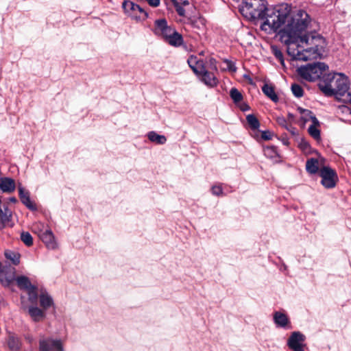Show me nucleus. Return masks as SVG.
Wrapping results in <instances>:
<instances>
[{"label": "nucleus", "instance_id": "30", "mask_svg": "<svg viewBox=\"0 0 351 351\" xmlns=\"http://www.w3.org/2000/svg\"><path fill=\"white\" fill-rule=\"evenodd\" d=\"M21 239L27 246L33 244L32 237L28 232H23L21 234Z\"/></svg>", "mask_w": 351, "mask_h": 351}, {"label": "nucleus", "instance_id": "38", "mask_svg": "<svg viewBox=\"0 0 351 351\" xmlns=\"http://www.w3.org/2000/svg\"><path fill=\"white\" fill-rule=\"evenodd\" d=\"M147 3L152 7H158L160 5V0H146Z\"/></svg>", "mask_w": 351, "mask_h": 351}, {"label": "nucleus", "instance_id": "47", "mask_svg": "<svg viewBox=\"0 0 351 351\" xmlns=\"http://www.w3.org/2000/svg\"><path fill=\"white\" fill-rule=\"evenodd\" d=\"M247 109H249V107H248V106H247V105H245H245H243V106H241V110H242L243 111H245V110H247Z\"/></svg>", "mask_w": 351, "mask_h": 351}, {"label": "nucleus", "instance_id": "37", "mask_svg": "<svg viewBox=\"0 0 351 351\" xmlns=\"http://www.w3.org/2000/svg\"><path fill=\"white\" fill-rule=\"evenodd\" d=\"M209 65H210V69L211 70L217 71V66L216 65V60H215V59H214L213 58H210L209 59Z\"/></svg>", "mask_w": 351, "mask_h": 351}, {"label": "nucleus", "instance_id": "36", "mask_svg": "<svg viewBox=\"0 0 351 351\" xmlns=\"http://www.w3.org/2000/svg\"><path fill=\"white\" fill-rule=\"evenodd\" d=\"M175 7L176 12L180 16H184L185 14V10L182 6H181L179 3H175Z\"/></svg>", "mask_w": 351, "mask_h": 351}, {"label": "nucleus", "instance_id": "42", "mask_svg": "<svg viewBox=\"0 0 351 351\" xmlns=\"http://www.w3.org/2000/svg\"><path fill=\"white\" fill-rule=\"evenodd\" d=\"M138 9H140V5L134 3V6L131 8V12H137Z\"/></svg>", "mask_w": 351, "mask_h": 351}, {"label": "nucleus", "instance_id": "27", "mask_svg": "<svg viewBox=\"0 0 351 351\" xmlns=\"http://www.w3.org/2000/svg\"><path fill=\"white\" fill-rule=\"evenodd\" d=\"M230 96L234 103L240 102L243 99V95L236 88H231Z\"/></svg>", "mask_w": 351, "mask_h": 351}, {"label": "nucleus", "instance_id": "7", "mask_svg": "<svg viewBox=\"0 0 351 351\" xmlns=\"http://www.w3.org/2000/svg\"><path fill=\"white\" fill-rule=\"evenodd\" d=\"M154 34L162 36L164 40L173 33V29L167 25V22L165 19H158L155 21Z\"/></svg>", "mask_w": 351, "mask_h": 351}, {"label": "nucleus", "instance_id": "14", "mask_svg": "<svg viewBox=\"0 0 351 351\" xmlns=\"http://www.w3.org/2000/svg\"><path fill=\"white\" fill-rule=\"evenodd\" d=\"M18 189L19 195L23 204L30 210H35L36 206L30 199L29 192L26 191L21 184H19Z\"/></svg>", "mask_w": 351, "mask_h": 351}, {"label": "nucleus", "instance_id": "43", "mask_svg": "<svg viewBox=\"0 0 351 351\" xmlns=\"http://www.w3.org/2000/svg\"><path fill=\"white\" fill-rule=\"evenodd\" d=\"M21 304H22V307L23 308H26L27 307V306L25 304V297L24 296H21Z\"/></svg>", "mask_w": 351, "mask_h": 351}, {"label": "nucleus", "instance_id": "29", "mask_svg": "<svg viewBox=\"0 0 351 351\" xmlns=\"http://www.w3.org/2000/svg\"><path fill=\"white\" fill-rule=\"evenodd\" d=\"M271 51L275 57L280 61V64L284 66V58L281 50L276 46H271Z\"/></svg>", "mask_w": 351, "mask_h": 351}, {"label": "nucleus", "instance_id": "16", "mask_svg": "<svg viewBox=\"0 0 351 351\" xmlns=\"http://www.w3.org/2000/svg\"><path fill=\"white\" fill-rule=\"evenodd\" d=\"M12 219V213L8 208H5L3 210H0V230H3L6 226H12L10 224Z\"/></svg>", "mask_w": 351, "mask_h": 351}, {"label": "nucleus", "instance_id": "12", "mask_svg": "<svg viewBox=\"0 0 351 351\" xmlns=\"http://www.w3.org/2000/svg\"><path fill=\"white\" fill-rule=\"evenodd\" d=\"M274 322L277 327L283 328H291V322L286 314L280 311L274 313Z\"/></svg>", "mask_w": 351, "mask_h": 351}, {"label": "nucleus", "instance_id": "8", "mask_svg": "<svg viewBox=\"0 0 351 351\" xmlns=\"http://www.w3.org/2000/svg\"><path fill=\"white\" fill-rule=\"evenodd\" d=\"M187 62L191 69L197 76L207 70L204 61L198 59L197 56H191L189 58Z\"/></svg>", "mask_w": 351, "mask_h": 351}, {"label": "nucleus", "instance_id": "3", "mask_svg": "<svg viewBox=\"0 0 351 351\" xmlns=\"http://www.w3.org/2000/svg\"><path fill=\"white\" fill-rule=\"evenodd\" d=\"M328 66L324 62H317L301 66L298 69V73L304 79L308 81H315L320 77L322 73L328 69Z\"/></svg>", "mask_w": 351, "mask_h": 351}, {"label": "nucleus", "instance_id": "20", "mask_svg": "<svg viewBox=\"0 0 351 351\" xmlns=\"http://www.w3.org/2000/svg\"><path fill=\"white\" fill-rule=\"evenodd\" d=\"M147 136L151 142L158 145H164L167 142V138L165 136L158 134L154 131L148 132Z\"/></svg>", "mask_w": 351, "mask_h": 351}, {"label": "nucleus", "instance_id": "23", "mask_svg": "<svg viewBox=\"0 0 351 351\" xmlns=\"http://www.w3.org/2000/svg\"><path fill=\"white\" fill-rule=\"evenodd\" d=\"M262 90L265 95H267L269 98H270L273 101L277 102L278 101V97L274 91V88L268 84H265Z\"/></svg>", "mask_w": 351, "mask_h": 351}, {"label": "nucleus", "instance_id": "9", "mask_svg": "<svg viewBox=\"0 0 351 351\" xmlns=\"http://www.w3.org/2000/svg\"><path fill=\"white\" fill-rule=\"evenodd\" d=\"M199 80L209 88H214L217 86L219 80L216 75L212 72L206 70L199 76Z\"/></svg>", "mask_w": 351, "mask_h": 351}, {"label": "nucleus", "instance_id": "25", "mask_svg": "<svg viewBox=\"0 0 351 351\" xmlns=\"http://www.w3.org/2000/svg\"><path fill=\"white\" fill-rule=\"evenodd\" d=\"M44 226L41 223H35L32 225V231L36 234L40 240H43L44 238Z\"/></svg>", "mask_w": 351, "mask_h": 351}, {"label": "nucleus", "instance_id": "15", "mask_svg": "<svg viewBox=\"0 0 351 351\" xmlns=\"http://www.w3.org/2000/svg\"><path fill=\"white\" fill-rule=\"evenodd\" d=\"M15 181L10 178H1L0 180V190L3 193H12L15 190Z\"/></svg>", "mask_w": 351, "mask_h": 351}, {"label": "nucleus", "instance_id": "10", "mask_svg": "<svg viewBox=\"0 0 351 351\" xmlns=\"http://www.w3.org/2000/svg\"><path fill=\"white\" fill-rule=\"evenodd\" d=\"M57 316L56 307L53 298L45 293V318L55 319Z\"/></svg>", "mask_w": 351, "mask_h": 351}, {"label": "nucleus", "instance_id": "26", "mask_svg": "<svg viewBox=\"0 0 351 351\" xmlns=\"http://www.w3.org/2000/svg\"><path fill=\"white\" fill-rule=\"evenodd\" d=\"M5 256L8 259L10 260L14 265H17L19 264V263H20L19 254L12 252V251H8V252H5Z\"/></svg>", "mask_w": 351, "mask_h": 351}, {"label": "nucleus", "instance_id": "28", "mask_svg": "<svg viewBox=\"0 0 351 351\" xmlns=\"http://www.w3.org/2000/svg\"><path fill=\"white\" fill-rule=\"evenodd\" d=\"M246 119H247V123L249 124V125L250 126V128L252 129L256 130L259 127V125H260L259 121L254 115L248 114L246 117Z\"/></svg>", "mask_w": 351, "mask_h": 351}, {"label": "nucleus", "instance_id": "39", "mask_svg": "<svg viewBox=\"0 0 351 351\" xmlns=\"http://www.w3.org/2000/svg\"><path fill=\"white\" fill-rule=\"evenodd\" d=\"M226 62H227V65H228V67L230 71H236V67L230 61H226Z\"/></svg>", "mask_w": 351, "mask_h": 351}, {"label": "nucleus", "instance_id": "41", "mask_svg": "<svg viewBox=\"0 0 351 351\" xmlns=\"http://www.w3.org/2000/svg\"><path fill=\"white\" fill-rule=\"evenodd\" d=\"M137 12L142 14L145 18L147 17V13L140 6V9H138Z\"/></svg>", "mask_w": 351, "mask_h": 351}, {"label": "nucleus", "instance_id": "11", "mask_svg": "<svg viewBox=\"0 0 351 351\" xmlns=\"http://www.w3.org/2000/svg\"><path fill=\"white\" fill-rule=\"evenodd\" d=\"M324 163V158L319 157L317 158H310L306 163V169L311 174H315L318 169L322 168Z\"/></svg>", "mask_w": 351, "mask_h": 351}, {"label": "nucleus", "instance_id": "6", "mask_svg": "<svg viewBox=\"0 0 351 351\" xmlns=\"http://www.w3.org/2000/svg\"><path fill=\"white\" fill-rule=\"evenodd\" d=\"M305 336L299 331L293 332L287 340L288 347L293 351H304Z\"/></svg>", "mask_w": 351, "mask_h": 351}, {"label": "nucleus", "instance_id": "33", "mask_svg": "<svg viewBox=\"0 0 351 351\" xmlns=\"http://www.w3.org/2000/svg\"><path fill=\"white\" fill-rule=\"evenodd\" d=\"M134 6V3L130 1H125L122 3V8L126 13L131 12V8Z\"/></svg>", "mask_w": 351, "mask_h": 351}, {"label": "nucleus", "instance_id": "5", "mask_svg": "<svg viewBox=\"0 0 351 351\" xmlns=\"http://www.w3.org/2000/svg\"><path fill=\"white\" fill-rule=\"evenodd\" d=\"M321 183L327 189L334 188L338 180L336 172L329 167H323L319 171Z\"/></svg>", "mask_w": 351, "mask_h": 351}, {"label": "nucleus", "instance_id": "45", "mask_svg": "<svg viewBox=\"0 0 351 351\" xmlns=\"http://www.w3.org/2000/svg\"><path fill=\"white\" fill-rule=\"evenodd\" d=\"M40 351H44V341H40Z\"/></svg>", "mask_w": 351, "mask_h": 351}, {"label": "nucleus", "instance_id": "35", "mask_svg": "<svg viewBox=\"0 0 351 351\" xmlns=\"http://www.w3.org/2000/svg\"><path fill=\"white\" fill-rule=\"evenodd\" d=\"M276 154V149L274 147H267L265 149V154L269 157H273Z\"/></svg>", "mask_w": 351, "mask_h": 351}, {"label": "nucleus", "instance_id": "19", "mask_svg": "<svg viewBox=\"0 0 351 351\" xmlns=\"http://www.w3.org/2000/svg\"><path fill=\"white\" fill-rule=\"evenodd\" d=\"M165 40L172 46H180L182 43V36L174 29L173 33L170 34Z\"/></svg>", "mask_w": 351, "mask_h": 351}, {"label": "nucleus", "instance_id": "50", "mask_svg": "<svg viewBox=\"0 0 351 351\" xmlns=\"http://www.w3.org/2000/svg\"><path fill=\"white\" fill-rule=\"evenodd\" d=\"M27 339H28V341L31 343L32 341V338L28 337H27Z\"/></svg>", "mask_w": 351, "mask_h": 351}, {"label": "nucleus", "instance_id": "13", "mask_svg": "<svg viewBox=\"0 0 351 351\" xmlns=\"http://www.w3.org/2000/svg\"><path fill=\"white\" fill-rule=\"evenodd\" d=\"M45 351H65L62 341L53 338L45 340Z\"/></svg>", "mask_w": 351, "mask_h": 351}, {"label": "nucleus", "instance_id": "49", "mask_svg": "<svg viewBox=\"0 0 351 351\" xmlns=\"http://www.w3.org/2000/svg\"><path fill=\"white\" fill-rule=\"evenodd\" d=\"M10 201L13 202H15L16 201V198L12 197V198L10 199Z\"/></svg>", "mask_w": 351, "mask_h": 351}, {"label": "nucleus", "instance_id": "32", "mask_svg": "<svg viewBox=\"0 0 351 351\" xmlns=\"http://www.w3.org/2000/svg\"><path fill=\"white\" fill-rule=\"evenodd\" d=\"M211 193L216 196H221L223 194V189L221 185H214L211 188Z\"/></svg>", "mask_w": 351, "mask_h": 351}, {"label": "nucleus", "instance_id": "21", "mask_svg": "<svg viewBox=\"0 0 351 351\" xmlns=\"http://www.w3.org/2000/svg\"><path fill=\"white\" fill-rule=\"evenodd\" d=\"M8 346L11 351H19L21 343L17 337L10 335L8 339Z\"/></svg>", "mask_w": 351, "mask_h": 351}, {"label": "nucleus", "instance_id": "22", "mask_svg": "<svg viewBox=\"0 0 351 351\" xmlns=\"http://www.w3.org/2000/svg\"><path fill=\"white\" fill-rule=\"evenodd\" d=\"M319 121L314 119V122L309 126L308 132L309 134L316 140L320 139V130H319Z\"/></svg>", "mask_w": 351, "mask_h": 351}, {"label": "nucleus", "instance_id": "40", "mask_svg": "<svg viewBox=\"0 0 351 351\" xmlns=\"http://www.w3.org/2000/svg\"><path fill=\"white\" fill-rule=\"evenodd\" d=\"M262 138L265 140H269L270 138V134L268 132H263Z\"/></svg>", "mask_w": 351, "mask_h": 351}, {"label": "nucleus", "instance_id": "18", "mask_svg": "<svg viewBox=\"0 0 351 351\" xmlns=\"http://www.w3.org/2000/svg\"><path fill=\"white\" fill-rule=\"evenodd\" d=\"M298 111L300 114V121L302 126H304L306 123L310 121L313 123L314 119H317L309 110L299 107L298 108Z\"/></svg>", "mask_w": 351, "mask_h": 351}, {"label": "nucleus", "instance_id": "48", "mask_svg": "<svg viewBox=\"0 0 351 351\" xmlns=\"http://www.w3.org/2000/svg\"><path fill=\"white\" fill-rule=\"evenodd\" d=\"M346 102H349L351 104V93H350V95H348V99Z\"/></svg>", "mask_w": 351, "mask_h": 351}, {"label": "nucleus", "instance_id": "2", "mask_svg": "<svg viewBox=\"0 0 351 351\" xmlns=\"http://www.w3.org/2000/svg\"><path fill=\"white\" fill-rule=\"evenodd\" d=\"M319 88L326 95H335L338 99L346 101L349 89V80L343 73L328 75Z\"/></svg>", "mask_w": 351, "mask_h": 351}, {"label": "nucleus", "instance_id": "1", "mask_svg": "<svg viewBox=\"0 0 351 351\" xmlns=\"http://www.w3.org/2000/svg\"><path fill=\"white\" fill-rule=\"evenodd\" d=\"M240 12L250 20L264 19L262 30L268 33L278 31L280 39L292 59L306 62L323 57L326 40L318 32L310 30L313 21L306 11H291L287 3L267 8L265 0H243Z\"/></svg>", "mask_w": 351, "mask_h": 351}, {"label": "nucleus", "instance_id": "44", "mask_svg": "<svg viewBox=\"0 0 351 351\" xmlns=\"http://www.w3.org/2000/svg\"><path fill=\"white\" fill-rule=\"evenodd\" d=\"M40 304L41 306H44V295H40Z\"/></svg>", "mask_w": 351, "mask_h": 351}, {"label": "nucleus", "instance_id": "46", "mask_svg": "<svg viewBox=\"0 0 351 351\" xmlns=\"http://www.w3.org/2000/svg\"><path fill=\"white\" fill-rule=\"evenodd\" d=\"M288 117H289V120L290 121H293V119H294V116H293V114H291V113H289V114H288Z\"/></svg>", "mask_w": 351, "mask_h": 351}, {"label": "nucleus", "instance_id": "24", "mask_svg": "<svg viewBox=\"0 0 351 351\" xmlns=\"http://www.w3.org/2000/svg\"><path fill=\"white\" fill-rule=\"evenodd\" d=\"M29 313L36 322L40 320L43 317V311L37 307L29 306Z\"/></svg>", "mask_w": 351, "mask_h": 351}, {"label": "nucleus", "instance_id": "34", "mask_svg": "<svg viewBox=\"0 0 351 351\" xmlns=\"http://www.w3.org/2000/svg\"><path fill=\"white\" fill-rule=\"evenodd\" d=\"M276 121H277V123L280 125H281V126L285 128L286 129L289 130L287 121L286 119L284 117H282V116L277 117H276Z\"/></svg>", "mask_w": 351, "mask_h": 351}, {"label": "nucleus", "instance_id": "31", "mask_svg": "<svg viewBox=\"0 0 351 351\" xmlns=\"http://www.w3.org/2000/svg\"><path fill=\"white\" fill-rule=\"evenodd\" d=\"M291 91L293 94L297 97H301L304 93L302 88L297 84H293L291 85Z\"/></svg>", "mask_w": 351, "mask_h": 351}, {"label": "nucleus", "instance_id": "17", "mask_svg": "<svg viewBox=\"0 0 351 351\" xmlns=\"http://www.w3.org/2000/svg\"><path fill=\"white\" fill-rule=\"evenodd\" d=\"M58 246L53 232L51 230H45V247L48 250H56L58 248Z\"/></svg>", "mask_w": 351, "mask_h": 351}, {"label": "nucleus", "instance_id": "4", "mask_svg": "<svg viewBox=\"0 0 351 351\" xmlns=\"http://www.w3.org/2000/svg\"><path fill=\"white\" fill-rule=\"evenodd\" d=\"M15 282L21 290L25 291L27 293L30 303L36 304L38 300L37 288L31 283L29 278L25 276H16Z\"/></svg>", "mask_w": 351, "mask_h": 351}]
</instances>
